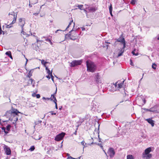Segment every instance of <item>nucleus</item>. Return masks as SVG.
<instances>
[{
	"label": "nucleus",
	"instance_id": "f257e3e1",
	"mask_svg": "<svg viewBox=\"0 0 159 159\" xmlns=\"http://www.w3.org/2000/svg\"><path fill=\"white\" fill-rule=\"evenodd\" d=\"M20 113L18 110L13 108V107L12 106V108L11 112V125L13 124L14 125L11 126V128L13 131H15L16 130V125H15L18 119V114Z\"/></svg>",
	"mask_w": 159,
	"mask_h": 159
},
{
	"label": "nucleus",
	"instance_id": "f03ea898",
	"mask_svg": "<svg viewBox=\"0 0 159 159\" xmlns=\"http://www.w3.org/2000/svg\"><path fill=\"white\" fill-rule=\"evenodd\" d=\"M72 24V26H73V28H72V30L69 32V34H66V37H69L70 39L75 40L76 39V38L78 34H77L75 32V33L74 34V36H73L71 35V34H70L71 32H72L74 31V30H73V28H74V27L75 26V23L73 22V20H72L69 23L68 26L67 27L66 29V30H67V29L70 27L71 26V25Z\"/></svg>",
	"mask_w": 159,
	"mask_h": 159
},
{
	"label": "nucleus",
	"instance_id": "7ed1b4c3",
	"mask_svg": "<svg viewBox=\"0 0 159 159\" xmlns=\"http://www.w3.org/2000/svg\"><path fill=\"white\" fill-rule=\"evenodd\" d=\"M87 70L92 72L95 71L96 69V66L95 64L91 61L88 60L86 62Z\"/></svg>",
	"mask_w": 159,
	"mask_h": 159
},
{
	"label": "nucleus",
	"instance_id": "20e7f679",
	"mask_svg": "<svg viewBox=\"0 0 159 159\" xmlns=\"http://www.w3.org/2000/svg\"><path fill=\"white\" fill-rule=\"evenodd\" d=\"M152 149L151 147L147 148L145 150V151L143 153V157L146 159H149L150 158L152 155L151 154L149 153L151 151Z\"/></svg>",
	"mask_w": 159,
	"mask_h": 159
},
{
	"label": "nucleus",
	"instance_id": "39448f33",
	"mask_svg": "<svg viewBox=\"0 0 159 159\" xmlns=\"http://www.w3.org/2000/svg\"><path fill=\"white\" fill-rule=\"evenodd\" d=\"M82 63L81 60H74L70 63V66L73 67L77 65H80Z\"/></svg>",
	"mask_w": 159,
	"mask_h": 159
},
{
	"label": "nucleus",
	"instance_id": "423d86ee",
	"mask_svg": "<svg viewBox=\"0 0 159 159\" xmlns=\"http://www.w3.org/2000/svg\"><path fill=\"white\" fill-rule=\"evenodd\" d=\"M65 133L62 132L61 134L56 136L55 138V140L56 141H59L62 140L65 135Z\"/></svg>",
	"mask_w": 159,
	"mask_h": 159
},
{
	"label": "nucleus",
	"instance_id": "0eeeda50",
	"mask_svg": "<svg viewBox=\"0 0 159 159\" xmlns=\"http://www.w3.org/2000/svg\"><path fill=\"white\" fill-rule=\"evenodd\" d=\"M107 153L111 158H112L115 154V152L113 148H109L108 150Z\"/></svg>",
	"mask_w": 159,
	"mask_h": 159
},
{
	"label": "nucleus",
	"instance_id": "6e6552de",
	"mask_svg": "<svg viewBox=\"0 0 159 159\" xmlns=\"http://www.w3.org/2000/svg\"><path fill=\"white\" fill-rule=\"evenodd\" d=\"M99 108V106L97 103H93L92 108V110L94 111H97L98 113L100 112L101 111L100 109H98Z\"/></svg>",
	"mask_w": 159,
	"mask_h": 159
},
{
	"label": "nucleus",
	"instance_id": "1a4fd4ad",
	"mask_svg": "<svg viewBox=\"0 0 159 159\" xmlns=\"http://www.w3.org/2000/svg\"><path fill=\"white\" fill-rule=\"evenodd\" d=\"M11 18H13L12 21L11 23V25L15 23L17 18V13L13 12L12 14H11Z\"/></svg>",
	"mask_w": 159,
	"mask_h": 159
},
{
	"label": "nucleus",
	"instance_id": "9d476101",
	"mask_svg": "<svg viewBox=\"0 0 159 159\" xmlns=\"http://www.w3.org/2000/svg\"><path fill=\"white\" fill-rule=\"evenodd\" d=\"M124 81L121 83H118V82H116L114 85L116 88V90L117 89L119 90L120 89L122 88V85L123 84Z\"/></svg>",
	"mask_w": 159,
	"mask_h": 159
},
{
	"label": "nucleus",
	"instance_id": "9b49d317",
	"mask_svg": "<svg viewBox=\"0 0 159 159\" xmlns=\"http://www.w3.org/2000/svg\"><path fill=\"white\" fill-rule=\"evenodd\" d=\"M3 147L4 148L5 153L7 155H10V148L5 145H4Z\"/></svg>",
	"mask_w": 159,
	"mask_h": 159
},
{
	"label": "nucleus",
	"instance_id": "f8f14e48",
	"mask_svg": "<svg viewBox=\"0 0 159 159\" xmlns=\"http://www.w3.org/2000/svg\"><path fill=\"white\" fill-rule=\"evenodd\" d=\"M1 128L3 130L5 134H7L8 133V131L10 130V124H8L7 126L6 129L4 127H1Z\"/></svg>",
	"mask_w": 159,
	"mask_h": 159
},
{
	"label": "nucleus",
	"instance_id": "ddd939ff",
	"mask_svg": "<svg viewBox=\"0 0 159 159\" xmlns=\"http://www.w3.org/2000/svg\"><path fill=\"white\" fill-rule=\"evenodd\" d=\"M9 89H6L4 91V96L8 98L9 100H10V97L9 95Z\"/></svg>",
	"mask_w": 159,
	"mask_h": 159
},
{
	"label": "nucleus",
	"instance_id": "4468645a",
	"mask_svg": "<svg viewBox=\"0 0 159 159\" xmlns=\"http://www.w3.org/2000/svg\"><path fill=\"white\" fill-rule=\"evenodd\" d=\"M25 24V20H22V18L19 19V25L21 27V28H23V27Z\"/></svg>",
	"mask_w": 159,
	"mask_h": 159
},
{
	"label": "nucleus",
	"instance_id": "2eb2a0df",
	"mask_svg": "<svg viewBox=\"0 0 159 159\" xmlns=\"http://www.w3.org/2000/svg\"><path fill=\"white\" fill-rule=\"evenodd\" d=\"M4 116L8 119V120H3L4 122H7L9 120H10V111H7L5 114Z\"/></svg>",
	"mask_w": 159,
	"mask_h": 159
},
{
	"label": "nucleus",
	"instance_id": "dca6fc26",
	"mask_svg": "<svg viewBox=\"0 0 159 159\" xmlns=\"http://www.w3.org/2000/svg\"><path fill=\"white\" fill-rule=\"evenodd\" d=\"M117 41L118 42L122 43L123 44L124 47H125V40L124 38H123L122 37H120L117 39Z\"/></svg>",
	"mask_w": 159,
	"mask_h": 159
},
{
	"label": "nucleus",
	"instance_id": "f3484780",
	"mask_svg": "<svg viewBox=\"0 0 159 159\" xmlns=\"http://www.w3.org/2000/svg\"><path fill=\"white\" fill-rule=\"evenodd\" d=\"M86 9L89 12H94L96 11L95 7H86Z\"/></svg>",
	"mask_w": 159,
	"mask_h": 159
},
{
	"label": "nucleus",
	"instance_id": "a211bd4d",
	"mask_svg": "<svg viewBox=\"0 0 159 159\" xmlns=\"http://www.w3.org/2000/svg\"><path fill=\"white\" fill-rule=\"evenodd\" d=\"M146 120L147 121V122L150 124L152 127L154 126V121L151 118H149L146 119Z\"/></svg>",
	"mask_w": 159,
	"mask_h": 159
},
{
	"label": "nucleus",
	"instance_id": "6ab92c4d",
	"mask_svg": "<svg viewBox=\"0 0 159 159\" xmlns=\"http://www.w3.org/2000/svg\"><path fill=\"white\" fill-rule=\"evenodd\" d=\"M96 81L97 84L101 83L102 82V80L99 78V76L98 74L96 75Z\"/></svg>",
	"mask_w": 159,
	"mask_h": 159
},
{
	"label": "nucleus",
	"instance_id": "aec40b11",
	"mask_svg": "<svg viewBox=\"0 0 159 159\" xmlns=\"http://www.w3.org/2000/svg\"><path fill=\"white\" fill-rule=\"evenodd\" d=\"M125 48L124 47V46L122 48L121 50L119 52V53L118 55V57H120L122 55V53L124 52V49Z\"/></svg>",
	"mask_w": 159,
	"mask_h": 159
},
{
	"label": "nucleus",
	"instance_id": "412c9836",
	"mask_svg": "<svg viewBox=\"0 0 159 159\" xmlns=\"http://www.w3.org/2000/svg\"><path fill=\"white\" fill-rule=\"evenodd\" d=\"M132 53L135 56H138L139 54L138 52H137V50L134 48L133 51L132 52Z\"/></svg>",
	"mask_w": 159,
	"mask_h": 159
},
{
	"label": "nucleus",
	"instance_id": "4be33fe9",
	"mask_svg": "<svg viewBox=\"0 0 159 159\" xmlns=\"http://www.w3.org/2000/svg\"><path fill=\"white\" fill-rule=\"evenodd\" d=\"M57 92V88H56V91L52 95H51V98H50L51 100H52V99H54V100L55 99V98H56L55 97V95L56 94V93Z\"/></svg>",
	"mask_w": 159,
	"mask_h": 159
},
{
	"label": "nucleus",
	"instance_id": "5701e85b",
	"mask_svg": "<svg viewBox=\"0 0 159 159\" xmlns=\"http://www.w3.org/2000/svg\"><path fill=\"white\" fill-rule=\"evenodd\" d=\"M83 6V5H78V6L75 5L74 7V8L76 7H78L80 9V10H83V9L82 8Z\"/></svg>",
	"mask_w": 159,
	"mask_h": 159
},
{
	"label": "nucleus",
	"instance_id": "b1692460",
	"mask_svg": "<svg viewBox=\"0 0 159 159\" xmlns=\"http://www.w3.org/2000/svg\"><path fill=\"white\" fill-rule=\"evenodd\" d=\"M112 6H111V5L109 7V12H110V15H111L112 16H113V15H112Z\"/></svg>",
	"mask_w": 159,
	"mask_h": 159
},
{
	"label": "nucleus",
	"instance_id": "393cba45",
	"mask_svg": "<svg viewBox=\"0 0 159 159\" xmlns=\"http://www.w3.org/2000/svg\"><path fill=\"white\" fill-rule=\"evenodd\" d=\"M127 159H134V158L132 155H128L127 156Z\"/></svg>",
	"mask_w": 159,
	"mask_h": 159
},
{
	"label": "nucleus",
	"instance_id": "a878e982",
	"mask_svg": "<svg viewBox=\"0 0 159 159\" xmlns=\"http://www.w3.org/2000/svg\"><path fill=\"white\" fill-rule=\"evenodd\" d=\"M157 65L155 63H153L152 65V68L155 70L156 69Z\"/></svg>",
	"mask_w": 159,
	"mask_h": 159
},
{
	"label": "nucleus",
	"instance_id": "bb28decb",
	"mask_svg": "<svg viewBox=\"0 0 159 159\" xmlns=\"http://www.w3.org/2000/svg\"><path fill=\"white\" fill-rule=\"evenodd\" d=\"M53 101L55 104L56 108L57 109L58 107H57V100L55 98V99Z\"/></svg>",
	"mask_w": 159,
	"mask_h": 159
},
{
	"label": "nucleus",
	"instance_id": "cd10ccee",
	"mask_svg": "<svg viewBox=\"0 0 159 159\" xmlns=\"http://www.w3.org/2000/svg\"><path fill=\"white\" fill-rule=\"evenodd\" d=\"M41 63L42 64L44 65L45 66V64L48 63V62L45 61L44 60H43L41 61Z\"/></svg>",
	"mask_w": 159,
	"mask_h": 159
},
{
	"label": "nucleus",
	"instance_id": "c85d7f7f",
	"mask_svg": "<svg viewBox=\"0 0 159 159\" xmlns=\"http://www.w3.org/2000/svg\"><path fill=\"white\" fill-rule=\"evenodd\" d=\"M67 159H75V158H73L69 155L68 153L67 154Z\"/></svg>",
	"mask_w": 159,
	"mask_h": 159
},
{
	"label": "nucleus",
	"instance_id": "c756f323",
	"mask_svg": "<svg viewBox=\"0 0 159 159\" xmlns=\"http://www.w3.org/2000/svg\"><path fill=\"white\" fill-rule=\"evenodd\" d=\"M108 43H106V42H105V45L104 44L103 46H102V47L103 48H104L106 47H107V49L108 48Z\"/></svg>",
	"mask_w": 159,
	"mask_h": 159
},
{
	"label": "nucleus",
	"instance_id": "7c9ffc66",
	"mask_svg": "<svg viewBox=\"0 0 159 159\" xmlns=\"http://www.w3.org/2000/svg\"><path fill=\"white\" fill-rule=\"evenodd\" d=\"M52 70L51 72L49 70H48L47 71V73L48 74V75H52Z\"/></svg>",
	"mask_w": 159,
	"mask_h": 159
},
{
	"label": "nucleus",
	"instance_id": "2f4dec72",
	"mask_svg": "<svg viewBox=\"0 0 159 159\" xmlns=\"http://www.w3.org/2000/svg\"><path fill=\"white\" fill-rule=\"evenodd\" d=\"M136 2V0H132L131 2V3L133 5H134L135 4Z\"/></svg>",
	"mask_w": 159,
	"mask_h": 159
},
{
	"label": "nucleus",
	"instance_id": "473e14b6",
	"mask_svg": "<svg viewBox=\"0 0 159 159\" xmlns=\"http://www.w3.org/2000/svg\"><path fill=\"white\" fill-rule=\"evenodd\" d=\"M33 81V80L32 79H30L29 80V83L30 84H32Z\"/></svg>",
	"mask_w": 159,
	"mask_h": 159
},
{
	"label": "nucleus",
	"instance_id": "72a5a7b5",
	"mask_svg": "<svg viewBox=\"0 0 159 159\" xmlns=\"http://www.w3.org/2000/svg\"><path fill=\"white\" fill-rule=\"evenodd\" d=\"M6 54L7 55V56L10 57V51H8L6 53Z\"/></svg>",
	"mask_w": 159,
	"mask_h": 159
},
{
	"label": "nucleus",
	"instance_id": "f704fd0d",
	"mask_svg": "<svg viewBox=\"0 0 159 159\" xmlns=\"http://www.w3.org/2000/svg\"><path fill=\"white\" fill-rule=\"evenodd\" d=\"M85 142L84 141H83L81 142V144L84 146L83 148H84V147H85L84 145Z\"/></svg>",
	"mask_w": 159,
	"mask_h": 159
},
{
	"label": "nucleus",
	"instance_id": "c9c22d12",
	"mask_svg": "<svg viewBox=\"0 0 159 159\" xmlns=\"http://www.w3.org/2000/svg\"><path fill=\"white\" fill-rule=\"evenodd\" d=\"M35 149V148L34 146H32L30 148V150H31V151H33Z\"/></svg>",
	"mask_w": 159,
	"mask_h": 159
},
{
	"label": "nucleus",
	"instance_id": "e433bc0d",
	"mask_svg": "<svg viewBox=\"0 0 159 159\" xmlns=\"http://www.w3.org/2000/svg\"><path fill=\"white\" fill-rule=\"evenodd\" d=\"M23 30V28L22 29L21 33L22 34H23L25 35L26 34V33Z\"/></svg>",
	"mask_w": 159,
	"mask_h": 159
},
{
	"label": "nucleus",
	"instance_id": "4c0bfd02",
	"mask_svg": "<svg viewBox=\"0 0 159 159\" xmlns=\"http://www.w3.org/2000/svg\"><path fill=\"white\" fill-rule=\"evenodd\" d=\"M79 125H78L77 126V128L76 129V130L75 131V132L74 133V134L75 135H76L77 134V130L78 129V126H79Z\"/></svg>",
	"mask_w": 159,
	"mask_h": 159
},
{
	"label": "nucleus",
	"instance_id": "58836bf2",
	"mask_svg": "<svg viewBox=\"0 0 159 159\" xmlns=\"http://www.w3.org/2000/svg\"><path fill=\"white\" fill-rule=\"evenodd\" d=\"M36 98H40V94H36Z\"/></svg>",
	"mask_w": 159,
	"mask_h": 159
},
{
	"label": "nucleus",
	"instance_id": "ea45409f",
	"mask_svg": "<svg viewBox=\"0 0 159 159\" xmlns=\"http://www.w3.org/2000/svg\"><path fill=\"white\" fill-rule=\"evenodd\" d=\"M152 109H153V108H150L149 109H148L147 110H148V111H154Z\"/></svg>",
	"mask_w": 159,
	"mask_h": 159
},
{
	"label": "nucleus",
	"instance_id": "a19ab883",
	"mask_svg": "<svg viewBox=\"0 0 159 159\" xmlns=\"http://www.w3.org/2000/svg\"><path fill=\"white\" fill-rule=\"evenodd\" d=\"M50 113H51L52 115H55L56 114V113H54L53 111H51L49 112Z\"/></svg>",
	"mask_w": 159,
	"mask_h": 159
},
{
	"label": "nucleus",
	"instance_id": "79ce46f5",
	"mask_svg": "<svg viewBox=\"0 0 159 159\" xmlns=\"http://www.w3.org/2000/svg\"><path fill=\"white\" fill-rule=\"evenodd\" d=\"M45 40H46V41L48 42H49L50 41V40L49 39H48V38H46Z\"/></svg>",
	"mask_w": 159,
	"mask_h": 159
},
{
	"label": "nucleus",
	"instance_id": "37998d69",
	"mask_svg": "<svg viewBox=\"0 0 159 159\" xmlns=\"http://www.w3.org/2000/svg\"><path fill=\"white\" fill-rule=\"evenodd\" d=\"M5 25L7 28H10V25Z\"/></svg>",
	"mask_w": 159,
	"mask_h": 159
},
{
	"label": "nucleus",
	"instance_id": "c03bdc74",
	"mask_svg": "<svg viewBox=\"0 0 159 159\" xmlns=\"http://www.w3.org/2000/svg\"><path fill=\"white\" fill-rule=\"evenodd\" d=\"M50 76H51L52 80L53 81L54 78V76L52 75H50Z\"/></svg>",
	"mask_w": 159,
	"mask_h": 159
},
{
	"label": "nucleus",
	"instance_id": "a18cd8bd",
	"mask_svg": "<svg viewBox=\"0 0 159 159\" xmlns=\"http://www.w3.org/2000/svg\"><path fill=\"white\" fill-rule=\"evenodd\" d=\"M130 64L131 65H133V62H132V60L130 59Z\"/></svg>",
	"mask_w": 159,
	"mask_h": 159
},
{
	"label": "nucleus",
	"instance_id": "49530a36",
	"mask_svg": "<svg viewBox=\"0 0 159 159\" xmlns=\"http://www.w3.org/2000/svg\"><path fill=\"white\" fill-rule=\"evenodd\" d=\"M36 94L35 93H34L32 94V96L33 97H36Z\"/></svg>",
	"mask_w": 159,
	"mask_h": 159
},
{
	"label": "nucleus",
	"instance_id": "de8ad7c7",
	"mask_svg": "<svg viewBox=\"0 0 159 159\" xmlns=\"http://www.w3.org/2000/svg\"><path fill=\"white\" fill-rule=\"evenodd\" d=\"M46 77L47 78H48V79H49L50 78V77L49 75H48L46 76Z\"/></svg>",
	"mask_w": 159,
	"mask_h": 159
},
{
	"label": "nucleus",
	"instance_id": "09e8293b",
	"mask_svg": "<svg viewBox=\"0 0 159 159\" xmlns=\"http://www.w3.org/2000/svg\"><path fill=\"white\" fill-rule=\"evenodd\" d=\"M84 12L86 13V14H87V11L85 9H83Z\"/></svg>",
	"mask_w": 159,
	"mask_h": 159
},
{
	"label": "nucleus",
	"instance_id": "8fccbe9b",
	"mask_svg": "<svg viewBox=\"0 0 159 159\" xmlns=\"http://www.w3.org/2000/svg\"><path fill=\"white\" fill-rule=\"evenodd\" d=\"M31 72V70H30L29 72V76H30V77L32 76L31 74H30V72Z\"/></svg>",
	"mask_w": 159,
	"mask_h": 159
},
{
	"label": "nucleus",
	"instance_id": "3c124183",
	"mask_svg": "<svg viewBox=\"0 0 159 159\" xmlns=\"http://www.w3.org/2000/svg\"><path fill=\"white\" fill-rule=\"evenodd\" d=\"M39 14V13H34L33 14L34 15H37Z\"/></svg>",
	"mask_w": 159,
	"mask_h": 159
},
{
	"label": "nucleus",
	"instance_id": "603ef678",
	"mask_svg": "<svg viewBox=\"0 0 159 159\" xmlns=\"http://www.w3.org/2000/svg\"><path fill=\"white\" fill-rule=\"evenodd\" d=\"M29 6L30 7H32V5H31V4H30V3H29Z\"/></svg>",
	"mask_w": 159,
	"mask_h": 159
},
{
	"label": "nucleus",
	"instance_id": "864d4df0",
	"mask_svg": "<svg viewBox=\"0 0 159 159\" xmlns=\"http://www.w3.org/2000/svg\"><path fill=\"white\" fill-rule=\"evenodd\" d=\"M2 30L1 28H0V34H2Z\"/></svg>",
	"mask_w": 159,
	"mask_h": 159
},
{
	"label": "nucleus",
	"instance_id": "5fc2aeb1",
	"mask_svg": "<svg viewBox=\"0 0 159 159\" xmlns=\"http://www.w3.org/2000/svg\"><path fill=\"white\" fill-rule=\"evenodd\" d=\"M81 157V156H80V157H78V158H75V159H80V157Z\"/></svg>",
	"mask_w": 159,
	"mask_h": 159
},
{
	"label": "nucleus",
	"instance_id": "6e6d98bb",
	"mask_svg": "<svg viewBox=\"0 0 159 159\" xmlns=\"http://www.w3.org/2000/svg\"><path fill=\"white\" fill-rule=\"evenodd\" d=\"M25 59H26V63H25V65H26L27 63V61H28V59L26 58H25Z\"/></svg>",
	"mask_w": 159,
	"mask_h": 159
},
{
	"label": "nucleus",
	"instance_id": "4d7b16f0",
	"mask_svg": "<svg viewBox=\"0 0 159 159\" xmlns=\"http://www.w3.org/2000/svg\"><path fill=\"white\" fill-rule=\"evenodd\" d=\"M46 70H47V71L48 70H49L48 68L47 67H46Z\"/></svg>",
	"mask_w": 159,
	"mask_h": 159
},
{
	"label": "nucleus",
	"instance_id": "13d9d810",
	"mask_svg": "<svg viewBox=\"0 0 159 159\" xmlns=\"http://www.w3.org/2000/svg\"><path fill=\"white\" fill-rule=\"evenodd\" d=\"M39 41H40V40H38V39H37V43H38V42H39Z\"/></svg>",
	"mask_w": 159,
	"mask_h": 159
},
{
	"label": "nucleus",
	"instance_id": "bf43d9fd",
	"mask_svg": "<svg viewBox=\"0 0 159 159\" xmlns=\"http://www.w3.org/2000/svg\"><path fill=\"white\" fill-rule=\"evenodd\" d=\"M61 31V30H57L56 31V33H57L58 31Z\"/></svg>",
	"mask_w": 159,
	"mask_h": 159
},
{
	"label": "nucleus",
	"instance_id": "052dcab7",
	"mask_svg": "<svg viewBox=\"0 0 159 159\" xmlns=\"http://www.w3.org/2000/svg\"><path fill=\"white\" fill-rule=\"evenodd\" d=\"M49 43H50L51 44V45L52 44V42H51V40H50V42H49Z\"/></svg>",
	"mask_w": 159,
	"mask_h": 159
},
{
	"label": "nucleus",
	"instance_id": "680f3d73",
	"mask_svg": "<svg viewBox=\"0 0 159 159\" xmlns=\"http://www.w3.org/2000/svg\"><path fill=\"white\" fill-rule=\"evenodd\" d=\"M82 30H85V28H82Z\"/></svg>",
	"mask_w": 159,
	"mask_h": 159
},
{
	"label": "nucleus",
	"instance_id": "e2e57ef3",
	"mask_svg": "<svg viewBox=\"0 0 159 159\" xmlns=\"http://www.w3.org/2000/svg\"><path fill=\"white\" fill-rule=\"evenodd\" d=\"M143 100V102H144V103H145V102H146V101H145V99H144V100Z\"/></svg>",
	"mask_w": 159,
	"mask_h": 159
},
{
	"label": "nucleus",
	"instance_id": "0e129e2a",
	"mask_svg": "<svg viewBox=\"0 0 159 159\" xmlns=\"http://www.w3.org/2000/svg\"><path fill=\"white\" fill-rule=\"evenodd\" d=\"M39 123H41L42 122V121L41 120H39Z\"/></svg>",
	"mask_w": 159,
	"mask_h": 159
},
{
	"label": "nucleus",
	"instance_id": "69168bd1",
	"mask_svg": "<svg viewBox=\"0 0 159 159\" xmlns=\"http://www.w3.org/2000/svg\"><path fill=\"white\" fill-rule=\"evenodd\" d=\"M11 59H12V57L11 55Z\"/></svg>",
	"mask_w": 159,
	"mask_h": 159
},
{
	"label": "nucleus",
	"instance_id": "338daca9",
	"mask_svg": "<svg viewBox=\"0 0 159 159\" xmlns=\"http://www.w3.org/2000/svg\"><path fill=\"white\" fill-rule=\"evenodd\" d=\"M157 39L158 40H159V36L158 37V38H157Z\"/></svg>",
	"mask_w": 159,
	"mask_h": 159
},
{
	"label": "nucleus",
	"instance_id": "774afa93",
	"mask_svg": "<svg viewBox=\"0 0 159 159\" xmlns=\"http://www.w3.org/2000/svg\"><path fill=\"white\" fill-rule=\"evenodd\" d=\"M11 159H16L15 158H12Z\"/></svg>",
	"mask_w": 159,
	"mask_h": 159
}]
</instances>
